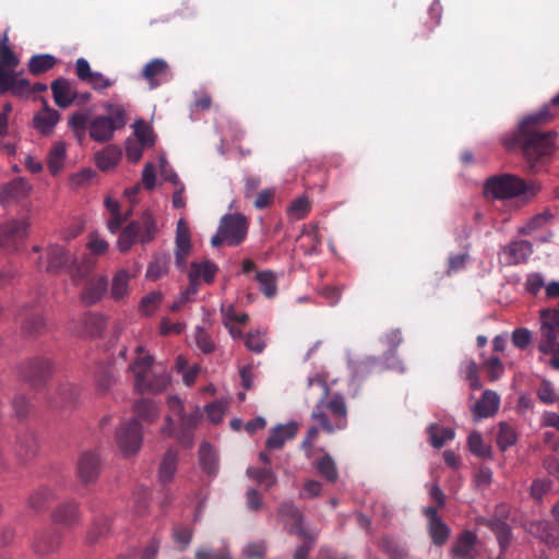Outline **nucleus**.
<instances>
[{
  "mask_svg": "<svg viewBox=\"0 0 559 559\" xmlns=\"http://www.w3.org/2000/svg\"><path fill=\"white\" fill-rule=\"evenodd\" d=\"M499 395L491 390L484 391L481 397L472 408L473 416L476 420L492 416L499 408Z\"/></svg>",
  "mask_w": 559,
  "mask_h": 559,
  "instance_id": "nucleus-24",
  "label": "nucleus"
},
{
  "mask_svg": "<svg viewBox=\"0 0 559 559\" xmlns=\"http://www.w3.org/2000/svg\"><path fill=\"white\" fill-rule=\"evenodd\" d=\"M135 419H141L146 424H153L159 416L157 404L150 399H139L133 404Z\"/></svg>",
  "mask_w": 559,
  "mask_h": 559,
  "instance_id": "nucleus-34",
  "label": "nucleus"
},
{
  "mask_svg": "<svg viewBox=\"0 0 559 559\" xmlns=\"http://www.w3.org/2000/svg\"><path fill=\"white\" fill-rule=\"evenodd\" d=\"M78 397V389L69 383H62L57 389V396L51 401L55 407H64L72 404Z\"/></svg>",
  "mask_w": 559,
  "mask_h": 559,
  "instance_id": "nucleus-43",
  "label": "nucleus"
},
{
  "mask_svg": "<svg viewBox=\"0 0 559 559\" xmlns=\"http://www.w3.org/2000/svg\"><path fill=\"white\" fill-rule=\"evenodd\" d=\"M277 519L284 524L288 534H294L297 537L307 536L309 534H319L318 530L308 528L305 525L304 514L293 501H283L280 504Z\"/></svg>",
  "mask_w": 559,
  "mask_h": 559,
  "instance_id": "nucleus-10",
  "label": "nucleus"
},
{
  "mask_svg": "<svg viewBox=\"0 0 559 559\" xmlns=\"http://www.w3.org/2000/svg\"><path fill=\"white\" fill-rule=\"evenodd\" d=\"M518 435L512 426L507 423H500L499 431L497 436V444L501 451H506L508 448L515 444Z\"/></svg>",
  "mask_w": 559,
  "mask_h": 559,
  "instance_id": "nucleus-52",
  "label": "nucleus"
},
{
  "mask_svg": "<svg viewBox=\"0 0 559 559\" xmlns=\"http://www.w3.org/2000/svg\"><path fill=\"white\" fill-rule=\"evenodd\" d=\"M169 269V257L166 254H156L150 262L146 270V278L150 281H158L165 276Z\"/></svg>",
  "mask_w": 559,
  "mask_h": 559,
  "instance_id": "nucleus-38",
  "label": "nucleus"
},
{
  "mask_svg": "<svg viewBox=\"0 0 559 559\" xmlns=\"http://www.w3.org/2000/svg\"><path fill=\"white\" fill-rule=\"evenodd\" d=\"M136 357L129 365V371L133 374L134 389L139 393H160L170 383V376L162 366H154L153 357L145 353L143 346H136Z\"/></svg>",
  "mask_w": 559,
  "mask_h": 559,
  "instance_id": "nucleus-2",
  "label": "nucleus"
},
{
  "mask_svg": "<svg viewBox=\"0 0 559 559\" xmlns=\"http://www.w3.org/2000/svg\"><path fill=\"white\" fill-rule=\"evenodd\" d=\"M106 115L95 117L88 124L90 136L96 142L111 140L116 130L127 124V111L122 105L105 103Z\"/></svg>",
  "mask_w": 559,
  "mask_h": 559,
  "instance_id": "nucleus-7",
  "label": "nucleus"
},
{
  "mask_svg": "<svg viewBox=\"0 0 559 559\" xmlns=\"http://www.w3.org/2000/svg\"><path fill=\"white\" fill-rule=\"evenodd\" d=\"M255 280L261 286V292L267 297L272 298L276 295V277L272 271H260L255 274Z\"/></svg>",
  "mask_w": 559,
  "mask_h": 559,
  "instance_id": "nucleus-51",
  "label": "nucleus"
},
{
  "mask_svg": "<svg viewBox=\"0 0 559 559\" xmlns=\"http://www.w3.org/2000/svg\"><path fill=\"white\" fill-rule=\"evenodd\" d=\"M52 372V364L49 359L36 357L21 366L20 373L24 380L37 388L43 385Z\"/></svg>",
  "mask_w": 559,
  "mask_h": 559,
  "instance_id": "nucleus-13",
  "label": "nucleus"
},
{
  "mask_svg": "<svg viewBox=\"0 0 559 559\" xmlns=\"http://www.w3.org/2000/svg\"><path fill=\"white\" fill-rule=\"evenodd\" d=\"M550 106L559 107V94L551 98L550 105L523 118L514 134L504 142L508 148L516 145L521 147L527 168L532 173L540 171L548 164L555 148L556 133L539 130L555 117Z\"/></svg>",
  "mask_w": 559,
  "mask_h": 559,
  "instance_id": "nucleus-1",
  "label": "nucleus"
},
{
  "mask_svg": "<svg viewBox=\"0 0 559 559\" xmlns=\"http://www.w3.org/2000/svg\"><path fill=\"white\" fill-rule=\"evenodd\" d=\"M178 452L174 449L166 451L159 467V479L166 485L170 483L177 471Z\"/></svg>",
  "mask_w": 559,
  "mask_h": 559,
  "instance_id": "nucleus-36",
  "label": "nucleus"
},
{
  "mask_svg": "<svg viewBox=\"0 0 559 559\" xmlns=\"http://www.w3.org/2000/svg\"><path fill=\"white\" fill-rule=\"evenodd\" d=\"M195 559H231V554L227 546H201L195 550Z\"/></svg>",
  "mask_w": 559,
  "mask_h": 559,
  "instance_id": "nucleus-54",
  "label": "nucleus"
},
{
  "mask_svg": "<svg viewBox=\"0 0 559 559\" xmlns=\"http://www.w3.org/2000/svg\"><path fill=\"white\" fill-rule=\"evenodd\" d=\"M559 334V330L550 329L547 326H540V340L538 344V349L544 354H550L559 347V342L557 341Z\"/></svg>",
  "mask_w": 559,
  "mask_h": 559,
  "instance_id": "nucleus-44",
  "label": "nucleus"
},
{
  "mask_svg": "<svg viewBox=\"0 0 559 559\" xmlns=\"http://www.w3.org/2000/svg\"><path fill=\"white\" fill-rule=\"evenodd\" d=\"M51 519L55 524L63 527H72L80 523L81 512L80 504L74 500H68L58 504L51 513Z\"/></svg>",
  "mask_w": 559,
  "mask_h": 559,
  "instance_id": "nucleus-16",
  "label": "nucleus"
},
{
  "mask_svg": "<svg viewBox=\"0 0 559 559\" xmlns=\"http://www.w3.org/2000/svg\"><path fill=\"white\" fill-rule=\"evenodd\" d=\"M428 532L432 543L441 546L448 540L451 530L440 518H436L433 522L428 523Z\"/></svg>",
  "mask_w": 559,
  "mask_h": 559,
  "instance_id": "nucleus-46",
  "label": "nucleus"
},
{
  "mask_svg": "<svg viewBox=\"0 0 559 559\" xmlns=\"http://www.w3.org/2000/svg\"><path fill=\"white\" fill-rule=\"evenodd\" d=\"M319 534H309L300 536L302 540L300 545L295 548L293 559H309L310 552L313 549Z\"/></svg>",
  "mask_w": 559,
  "mask_h": 559,
  "instance_id": "nucleus-60",
  "label": "nucleus"
},
{
  "mask_svg": "<svg viewBox=\"0 0 559 559\" xmlns=\"http://www.w3.org/2000/svg\"><path fill=\"white\" fill-rule=\"evenodd\" d=\"M51 92L53 102L59 108H68L78 97V92L72 83L64 78H58L52 81Z\"/></svg>",
  "mask_w": 559,
  "mask_h": 559,
  "instance_id": "nucleus-21",
  "label": "nucleus"
},
{
  "mask_svg": "<svg viewBox=\"0 0 559 559\" xmlns=\"http://www.w3.org/2000/svg\"><path fill=\"white\" fill-rule=\"evenodd\" d=\"M56 498L55 492L48 487H40L28 499V507L35 511L44 510Z\"/></svg>",
  "mask_w": 559,
  "mask_h": 559,
  "instance_id": "nucleus-45",
  "label": "nucleus"
},
{
  "mask_svg": "<svg viewBox=\"0 0 559 559\" xmlns=\"http://www.w3.org/2000/svg\"><path fill=\"white\" fill-rule=\"evenodd\" d=\"M195 344L203 354H211L215 350V343L211 335L202 326H198L194 333Z\"/></svg>",
  "mask_w": 559,
  "mask_h": 559,
  "instance_id": "nucleus-62",
  "label": "nucleus"
},
{
  "mask_svg": "<svg viewBox=\"0 0 559 559\" xmlns=\"http://www.w3.org/2000/svg\"><path fill=\"white\" fill-rule=\"evenodd\" d=\"M15 451L21 460H27L37 454L38 441L33 431L25 429L17 433Z\"/></svg>",
  "mask_w": 559,
  "mask_h": 559,
  "instance_id": "nucleus-30",
  "label": "nucleus"
},
{
  "mask_svg": "<svg viewBox=\"0 0 559 559\" xmlns=\"http://www.w3.org/2000/svg\"><path fill=\"white\" fill-rule=\"evenodd\" d=\"M427 433L430 439V443L433 448L440 449L448 441H451L455 437V432L451 428H444L437 424H431L427 428Z\"/></svg>",
  "mask_w": 559,
  "mask_h": 559,
  "instance_id": "nucleus-37",
  "label": "nucleus"
},
{
  "mask_svg": "<svg viewBox=\"0 0 559 559\" xmlns=\"http://www.w3.org/2000/svg\"><path fill=\"white\" fill-rule=\"evenodd\" d=\"M247 475L258 484L270 489L277 483V477L271 467H254L250 466L247 468Z\"/></svg>",
  "mask_w": 559,
  "mask_h": 559,
  "instance_id": "nucleus-39",
  "label": "nucleus"
},
{
  "mask_svg": "<svg viewBox=\"0 0 559 559\" xmlns=\"http://www.w3.org/2000/svg\"><path fill=\"white\" fill-rule=\"evenodd\" d=\"M121 158V151L116 146H107L96 154L97 167L102 170L114 168Z\"/></svg>",
  "mask_w": 559,
  "mask_h": 559,
  "instance_id": "nucleus-41",
  "label": "nucleus"
},
{
  "mask_svg": "<svg viewBox=\"0 0 559 559\" xmlns=\"http://www.w3.org/2000/svg\"><path fill=\"white\" fill-rule=\"evenodd\" d=\"M167 406L170 414L166 417L162 433L165 436H173L175 433L173 417H177L178 429L176 430V438L183 447H191L194 429L202 417L200 409L193 407L191 412L186 413L185 404L177 395L168 396Z\"/></svg>",
  "mask_w": 559,
  "mask_h": 559,
  "instance_id": "nucleus-5",
  "label": "nucleus"
},
{
  "mask_svg": "<svg viewBox=\"0 0 559 559\" xmlns=\"http://www.w3.org/2000/svg\"><path fill=\"white\" fill-rule=\"evenodd\" d=\"M20 60L8 45L7 38L0 40V69L2 71L14 72Z\"/></svg>",
  "mask_w": 559,
  "mask_h": 559,
  "instance_id": "nucleus-48",
  "label": "nucleus"
},
{
  "mask_svg": "<svg viewBox=\"0 0 559 559\" xmlns=\"http://www.w3.org/2000/svg\"><path fill=\"white\" fill-rule=\"evenodd\" d=\"M538 399L545 404H554L559 399L550 381L543 380L538 390Z\"/></svg>",
  "mask_w": 559,
  "mask_h": 559,
  "instance_id": "nucleus-64",
  "label": "nucleus"
},
{
  "mask_svg": "<svg viewBox=\"0 0 559 559\" xmlns=\"http://www.w3.org/2000/svg\"><path fill=\"white\" fill-rule=\"evenodd\" d=\"M134 133L142 146H153L154 135L152 129L142 120L134 124Z\"/></svg>",
  "mask_w": 559,
  "mask_h": 559,
  "instance_id": "nucleus-63",
  "label": "nucleus"
},
{
  "mask_svg": "<svg viewBox=\"0 0 559 559\" xmlns=\"http://www.w3.org/2000/svg\"><path fill=\"white\" fill-rule=\"evenodd\" d=\"M158 233L157 223L151 211H144L139 218L131 221L119 234L117 247L121 252L129 251L135 242H152Z\"/></svg>",
  "mask_w": 559,
  "mask_h": 559,
  "instance_id": "nucleus-6",
  "label": "nucleus"
},
{
  "mask_svg": "<svg viewBox=\"0 0 559 559\" xmlns=\"http://www.w3.org/2000/svg\"><path fill=\"white\" fill-rule=\"evenodd\" d=\"M317 383L322 389V397L316 404L311 417L318 421L321 429L328 433L335 430H343L347 427V406L341 394H334L329 401H325L329 388L321 378H309V385Z\"/></svg>",
  "mask_w": 559,
  "mask_h": 559,
  "instance_id": "nucleus-4",
  "label": "nucleus"
},
{
  "mask_svg": "<svg viewBox=\"0 0 559 559\" xmlns=\"http://www.w3.org/2000/svg\"><path fill=\"white\" fill-rule=\"evenodd\" d=\"M72 262L71 254L61 246L53 245L46 250V261H39L38 267L48 273L57 274Z\"/></svg>",
  "mask_w": 559,
  "mask_h": 559,
  "instance_id": "nucleus-14",
  "label": "nucleus"
},
{
  "mask_svg": "<svg viewBox=\"0 0 559 559\" xmlns=\"http://www.w3.org/2000/svg\"><path fill=\"white\" fill-rule=\"evenodd\" d=\"M85 331L91 336H98L104 331L106 323L105 318L98 313H86L83 318Z\"/></svg>",
  "mask_w": 559,
  "mask_h": 559,
  "instance_id": "nucleus-56",
  "label": "nucleus"
},
{
  "mask_svg": "<svg viewBox=\"0 0 559 559\" xmlns=\"http://www.w3.org/2000/svg\"><path fill=\"white\" fill-rule=\"evenodd\" d=\"M169 74L168 63L160 58L148 61L142 69V78L148 83L151 88L159 86L158 79L167 78Z\"/></svg>",
  "mask_w": 559,
  "mask_h": 559,
  "instance_id": "nucleus-27",
  "label": "nucleus"
},
{
  "mask_svg": "<svg viewBox=\"0 0 559 559\" xmlns=\"http://www.w3.org/2000/svg\"><path fill=\"white\" fill-rule=\"evenodd\" d=\"M217 271V265L209 260L200 263L193 262L189 272L191 286H193L200 278H202L206 284H211L214 281Z\"/></svg>",
  "mask_w": 559,
  "mask_h": 559,
  "instance_id": "nucleus-32",
  "label": "nucleus"
},
{
  "mask_svg": "<svg viewBox=\"0 0 559 559\" xmlns=\"http://www.w3.org/2000/svg\"><path fill=\"white\" fill-rule=\"evenodd\" d=\"M31 190L32 186L24 178L17 177L1 187L0 204L20 202L28 197Z\"/></svg>",
  "mask_w": 559,
  "mask_h": 559,
  "instance_id": "nucleus-18",
  "label": "nucleus"
},
{
  "mask_svg": "<svg viewBox=\"0 0 559 559\" xmlns=\"http://www.w3.org/2000/svg\"><path fill=\"white\" fill-rule=\"evenodd\" d=\"M298 431V425L295 421H290L286 425H277L274 427L265 441L267 450H280L284 447L287 440H292L296 437Z\"/></svg>",
  "mask_w": 559,
  "mask_h": 559,
  "instance_id": "nucleus-23",
  "label": "nucleus"
},
{
  "mask_svg": "<svg viewBox=\"0 0 559 559\" xmlns=\"http://www.w3.org/2000/svg\"><path fill=\"white\" fill-rule=\"evenodd\" d=\"M26 219H10L0 227V248L15 251L27 235Z\"/></svg>",
  "mask_w": 559,
  "mask_h": 559,
  "instance_id": "nucleus-11",
  "label": "nucleus"
},
{
  "mask_svg": "<svg viewBox=\"0 0 559 559\" xmlns=\"http://www.w3.org/2000/svg\"><path fill=\"white\" fill-rule=\"evenodd\" d=\"M21 330L27 337H35L46 331V323L43 316L37 311H31L28 306H24L19 314Z\"/></svg>",
  "mask_w": 559,
  "mask_h": 559,
  "instance_id": "nucleus-19",
  "label": "nucleus"
},
{
  "mask_svg": "<svg viewBox=\"0 0 559 559\" xmlns=\"http://www.w3.org/2000/svg\"><path fill=\"white\" fill-rule=\"evenodd\" d=\"M461 371L469 381V385L474 390L481 388V382L478 378V366L473 359H466L461 365Z\"/></svg>",
  "mask_w": 559,
  "mask_h": 559,
  "instance_id": "nucleus-59",
  "label": "nucleus"
},
{
  "mask_svg": "<svg viewBox=\"0 0 559 559\" xmlns=\"http://www.w3.org/2000/svg\"><path fill=\"white\" fill-rule=\"evenodd\" d=\"M486 525L496 535L501 550H506L512 538L510 525L507 522L496 518L487 520Z\"/></svg>",
  "mask_w": 559,
  "mask_h": 559,
  "instance_id": "nucleus-35",
  "label": "nucleus"
},
{
  "mask_svg": "<svg viewBox=\"0 0 559 559\" xmlns=\"http://www.w3.org/2000/svg\"><path fill=\"white\" fill-rule=\"evenodd\" d=\"M311 210L310 202L307 198L300 197L292 202L287 209V214L295 221L305 218Z\"/></svg>",
  "mask_w": 559,
  "mask_h": 559,
  "instance_id": "nucleus-57",
  "label": "nucleus"
},
{
  "mask_svg": "<svg viewBox=\"0 0 559 559\" xmlns=\"http://www.w3.org/2000/svg\"><path fill=\"white\" fill-rule=\"evenodd\" d=\"M249 219L241 213L225 214L219 222L216 234L211 239L213 247L226 243L230 247L241 245L247 238Z\"/></svg>",
  "mask_w": 559,
  "mask_h": 559,
  "instance_id": "nucleus-8",
  "label": "nucleus"
},
{
  "mask_svg": "<svg viewBox=\"0 0 559 559\" xmlns=\"http://www.w3.org/2000/svg\"><path fill=\"white\" fill-rule=\"evenodd\" d=\"M467 445L469 451L481 459L490 457L491 449L485 444L481 435L477 431H473L467 439Z\"/></svg>",
  "mask_w": 559,
  "mask_h": 559,
  "instance_id": "nucleus-53",
  "label": "nucleus"
},
{
  "mask_svg": "<svg viewBox=\"0 0 559 559\" xmlns=\"http://www.w3.org/2000/svg\"><path fill=\"white\" fill-rule=\"evenodd\" d=\"M532 252L533 247L527 240H515L503 247L504 260L509 265L525 262Z\"/></svg>",
  "mask_w": 559,
  "mask_h": 559,
  "instance_id": "nucleus-26",
  "label": "nucleus"
},
{
  "mask_svg": "<svg viewBox=\"0 0 559 559\" xmlns=\"http://www.w3.org/2000/svg\"><path fill=\"white\" fill-rule=\"evenodd\" d=\"M133 277L126 269L118 270L112 278L110 285V298L115 301H121L128 297L130 293V280Z\"/></svg>",
  "mask_w": 559,
  "mask_h": 559,
  "instance_id": "nucleus-31",
  "label": "nucleus"
},
{
  "mask_svg": "<svg viewBox=\"0 0 559 559\" xmlns=\"http://www.w3.org/2000/svg\"><path fill=\"white\" fill-rule=\"evenodd\" d=\"M116 444L124 456L138 453L143 441L142 426L138 419L121 424L115 436Z\"/></svg>",
  "mask_w": 559,
  "mask_h": 559,
  "instance_id": "nucleus-9",
  "label": "nucleus"
},
{
  "mask_svg": "<svg viewBox=\"0 0 559 559\" xmlns=\"http://www.w3.org/2000/svg\"><path fill=\"white\" fill-rule=\"evenodd\" d=\"M95 383L100 393L108 392L116 383L114 369L109 366H100L95 373Z\"/></svg>",
  "mask_w": 559,
  "mask_h": 559,
  "instance_id": "nucleus-47",
  "label": "nucleus"
},
{
  "mask_svg": "<svg viewBox=\"0 0 559 559\" xmlns=\"http://www.w3.org/2000/svg\"><path fill=\"white\" fill-rule=\"evenodd\" d=\"M318 473L325 478L328 481H335L337 479L338 473L333 459L325 454L323 455L316 464Z\"/></svg>",
  "mask_w": 559,
  "mask_h": 559,
  "instance_id": "nucleus-55",
  "label": "nucleus"
},
{
  "mask_svg": "<svg viewBox=\"0 0 559 559\" xmlns=\"http://www.w3.org/2000/svg\"><path fill=\"white\" fill-rule=\"evenodd\" d=\"M191 240L189 227L183 218L177 223L176 229V265L178 269H185L187 258L190 253Z\"/></svg>",
  "mask_w": 559,
  "mask_h": 559,
  "instance_id": "nucleus-20",
  "label": "nucleus"
},
{
  "mask_svg": "<svg viewBox=\"0 0 559 559\" xmlns=\"http://www.w3.org/2000/svg\"><path fill=\"white\" fill-rule=\"evenodd\" d=\"M163 300V294L160 292H152L145 295L139 305L140 311L145 316H151Z\"/></svg>",
  "mask_w": 559,
  "mask_h": 559,
  "instance_id": "nucleus-61",
  "label": "nucleus"
},
{
  "mask_svg": "<svg viewBox=\"0 0 559 559\" xmlns=\"http://www.w3.org/2000/svg\"><path fill=\"white\" fill-rule=\"evenodd\" d=\"M61 544V534L55 531L43 532L34 543V549L39 555H49L57 551Z\"/></svg>",
  "mask_w": 559,
  "mask_h": 559,
  "instance_id": "nucleus-33",
  "label": "nucleus"
},
{
  "mask_svg": "<svg viewBox=\"0 0 559 559\" xmlns=\"http://www.w3.org/2000/svg\"><path fill=\"white\" fill-rule=\"evenodd\" d=\"M200 464L209 476H214L217 472V459L214 450L207 442H203L199 450Z\"/></svg>",
  "mask_w": 559,
  "mask_h": 559,
  "instance_id": "nucleus-42",
  "label": "nucleus"
},
{
  "mask_svg": "<svg viewBox=\"0 0 559 559\" xmlns=\"http://www.w3.org/2000/svg\"><path fill=\"white\" fill-rule=\"evenodd\" d=\"M530 533L550 547L559 546V528L548 521H536L530 524Z\"/></svg>",
  "mask_w": 559,
  "mask_h": 559,
  "instance_id": "nucleus-29",
  "label": "nucleus"
},
{
  "mask_svg": "<svg viewBox=\"0 0 559 559\" xmlns=\"http://www.w3.org/2000/svg\"><path fill=\"white\" fill-rule=\"evenodd\" d=\"M536 180H524L512 174L495 175L486 179L484 194L493 200H511L521 198L522 202H531L540 191Z\"/></svg>",
  "mask_w": 559,
  "mask_h": 559,
  "instance_id": "nucleus-3",
  "label": "nucleus"
},
{
  "mask_svg": "<svg viewBox=\"0 0 559 559\" xmlns=\"http://www.w3.org/2000/svg\"><path fill=\"white\" fill-rule=\"evenodd\" d=\"M60 120V114L51 108L46 100H44V107L40 111H38L34 118V127L41 133V134H50L58 121Z\"/></svg>",
  "mask_w": 559,
  "mask_h": 559,
  "instance_id": "nucleus-28",
  "label": "nucleus"
},
{
  "mask_svg": "<svg viewBox=\"0 0 559 559\" xmlns=\"http://www.w3.org/2000/svg\"><path fill=\"white\" fill-rule=\"evenodd\" d=\"M75 73L80 81L88 84L92 90L100 93L116 84V79L106 76L102 72L93 71L88 61L79 58L75 61Z\"/></svg>",
  "mask_w": 559,
  "mask_h": 559,
  "instance_id": "nucleus-12",
  "label": "nucleus"
},
{
  "mask_svg": "<svg viewBox=\"0 0 559 559\" xmlns=\"http://www.w3.org/2000/svg\"><path fill=\"white\" fill-rule=\"evenodd\" d=\"M57 63L52 55H35L28 61V71L33 75H39L51 70Z\"/></svg>",
  "mask_w": 559,
  "mask_h": 559,
  "instance_id": "nucleus-40",
  "label": "nucleus"
},
{
  "mask_svg": "<svg viewBox=\"0 0 559 559\" xmlns=\"http://www.w3.org/2000/svg\"><path fill=\"white\" fill-rule=\"evenodd\" d=\"M476 540L477 536L472 531L461 533L452 547V557L454 559H475Z\"/></svg>",
  "mask_w": 559,
  "mask_h": 559,
  "instance_id": "nucleus-25",
  "label": "nucleus"
},
{
  "mask_svg": "<svg viewBox=\"0 0 559 559\" xmlns=\"http://www.w3.org/2000/svg\"><path fill=\"white\" fill-rule=\"evenodd\" d=\"M108 292V278L105 275L87 280L81 292V299L87 306L97 304Z\"/></svg>",
  "mask_w": 559,
  "mask_h": 559,
  "instance_id": "nucleus-22",
  "label": "nucleus"
},
{
  "mask_svg": "<svg viewBox=\"0 0 559 559\" xmlns=\"http://www.w3.org/2000/svg\"><path fill=\"white\" fill-rule=\"evenodd\" d=\"M66 158V146L63 143H56L50 150L47 162L48 168L52 175H56L60 171L63 166Z\"/></svg>",
  "mask_w": 559,
  "mask_h": 559,
  "instance_id": "nucleus-49",
  "label": "nucleus"
},
{
  "mask_svg": "<svg viewBox=\"0 0 559 559\" xmlns=\"http://www.w3.org/2000/svg\"><path fill=\"white\" fill-rule=\"evenodd\" d=\"M245 346L252 353L261 354L266 347L265 332L259 329L249 331L245 336Z\"/></svg>",
  "mask_w": 559,
  "mask_h": 559,
  "instance_id": "nucleus-50",
  "label": "nucleus"
},
{
  "mask_svg": "<svg viewBox=\"0 0 559 559\" xmlns=\"http://www.w3.org/2000/svg\"><path fill=\"white\" fill-rule=\"evenodd\" d=\"M7 92L16 97H28L32 94V85L27 79H17L14 72L0 69V94Z\"/></svg>",
  "mask_w": 559,
  "mask_h": 559,
  "instance_id": "nucleus-17",
  "label": "nucleus"
},
{
  "mask_svg": "<svg viewBox=\"0 0 559 559\" xmlns=\"http://www.w3.org/2000/svg\"><path fill=\"white\" fill-rule=\"evenodd\" d=\"M481 369L487 373L490 381L498 380L503 371L504 367L498 356H491L481 362Z\"/></svg>",
  "mask_w": 559,
  "mask_h": 559,
  "instance_id": "nucleus-58",
  "label": "nucleus"
},
{
  "mask_svg": "<svg viewBox=\"0 0 559 559\" xmlns=\"http://www.w3.org/2000/svg\"><path fill=\"white\" fill-rule=\"evenodd\" d=\"M100 469V459L98 454L92 451H85L78 461V477L87 485L96 481Z\"/></svg>",
  "mask_w": 559,
  "mask_h": 559,
  "instance_id": "nucleus-15",
  "label": "nucleus"
}]
</instances>
